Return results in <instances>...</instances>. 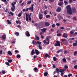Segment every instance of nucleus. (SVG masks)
<instances>
[{"mask_svg":"<svg viewBox=\"0 0 77 77\" xmlns=\"http://www.w3.org/2000/svg\"><path fill=\"white\" fill-rule=\"evenodd\" d=\"M51 37H50V36H47L46 37L45 39L48 42H47L46 41V40H45L43 42V43H44L45 45H48V44H49L50 42V39H51Z\"/></svg>","mask_w":77,"mask_h":77,"instance_id":"obj_1","label":"nucleus"},{"mask_svg":"<svg viewBox=\"0 0 77 77\" xmlns=\"http://www.w3.org/2000/svg\"><path fill=\"white\" fill-rule=\"evenodd\" d=\"M66 8L67 9V13L69 15L72 14V11H71V6L70 5H69L66 7Z\"/></svg>","mask_w":77,"mask_h":77,"instance_id":"obj_2","label":"nucleus"},{"mask_svg":"<svg viewBox=\"0 0 77 77\" xmlns=\"http://www.w3.org/2000/svg\"><path fill=\"white\" fill-rule=\"evenodd\" d=\"M26 20L27 22H28L29 20L30 21H32V20L31 19V17H30V16L29 14L28 15L27 14H26Z\"/></svg>","mask_w":77,"mask_h":77,"instance_id":"obj_3","label":"nucleus"},{"mask_svg":"<svg viewBox=\"0 0 77 77\" xmlns=\"http://www.w3.org/2000/svg\"><path fill=\"white\" fill-rule=\"evenodd\" d=\"M11 5L13 7H11V9L12 12H14L15 11V5L13 3H11Z\"/></svg>","mask_w":77,"mask_h":77,"instance_id":"obj_4","label":"nucleus"},{"mask_svg":"<svg viewBox=\"0 0 77 77\" xmlns=\"http://www.w3.org/2000/svg\"><path fill=\"white\" fill-rule=\"evenodd\" d=\"M56 43H55L54 44V46L55 47H60V43L59 41H56Z\"/></svg>","mask_w":77,"mask_h":77,"instance_id":"obj_5","label":"nucleus"},{"mask_svg":"<svg viewBox=\"0 0 77 77\" xmlns=\"http://www.w3.org/2000/svg\"><path fill=\"white\" fill-rule=\"evenodd\" d=\"M62 42L64 45H66V44H68V41H66V39H63Z\"/></svg>","mask_w":77,"mask_h":77,"instance_id":"obj_6","label":"nucleus"},{"mask_svg":"<svg viewBox=\"0 0 77 77\" xmlns=\"http://www.w3.org/2000/svg\"><path fill=\"white\" fill-rule=\"evenodd\" d=\"M74 31L72 30L70 32H69V35L70 37H72V36H73V37H74Z\"/></svg>","mask_w":77,"mask_h":77,"instance_id":"obj_7","label":"nucleus"},{"mask_svg":"<svg viewBox=\"0 0 77 77\" xmlns=\"http://www.w3.org/2000/svg\"><path fill=\"white\" fill-rule=\"evenodd\" d=\"M34 6V4H32L31 5V7H30L29 8V11H30V10H31L32 12H33V6Z\"/></svg>","mask_w":77,"mask_h":77,"instance_id":"obj_8","label":"nucleus"},{"mask_svg":"<svg viewBox=\"0 0 77 77\" xmlns=\"http://www.w3.org/2000/svg\"><path fill=\"white\" fill-rule=\"evenodd\" d=\"M25 34L26 36H27L28 37H29V36H30V34H29V32L28 31H26L25 32Z\"/></svg>","mask_w":77,"mask_h":77,"instance_id":"obj_9","label":"nucleus"},{"mask_svg":"<svg viewBox=\"0 0 77 77\" xmlns=\"http://www.w3.org/2000/svg\"><path fill=\"white\" fill-rule=\"evenodd\" d=\"M39 18L40 20H41L43 17L44 16L42 14L38 15Z\"/></svg>","mask_w":77,"mask_h":77,"instance_id":"obj_10","label":"nucleus"},{"mask_svg":"<svg viewBox=\"0 0 77 77\" xmlns=\"http://www.w3.org/2000/svg\"><path fill=\"white\" fill-rule=\"evenodd\" d=\"M35 53L36 55H38V54H39V53H40L38 50L37 49H35Z\"/></svg>","mask_w":77,"mask_h":77,"instance_id":"obj_11","label":"nucleus"},{"mask_svg":"<svg viewBox=\"0 0 77 77\" xmlns=\"http://www.w3.org/2000/svg\"><path fill=\"white\" fill-rule=\"evenodd\" d=\"M71 11L72 13L73 14H74V13H75V8H72V10H71Z\"/></svg>","mask_w":77,"mask_h":77,"instance_id":"obj_12","label":"nucleus"},{"mask_svg":"<svg viewBox=\"0 0 77 77\" xmlns=\"http://www.w3.org/2000/svg\"><path fill=\"white\" fill-rule=\"evenodd\" d=\"M47 28H45L41 29V30L42 33H45L46 32Z\"/></svg>","mask_w":77,"mask_h":77,"instance_id":"obj_13","label":"nucleus"},{"mask_svg":"<svg viewBox=\"0 0 77 77\" xmlns=\"http://www.w3.org/2000/svg\"><path fill=\"white\" fill-rule=\"evenodd\" d=\"M61 11V8L60 7H58L56 11L58 12H59Z\"/></svg>","mask_w":77,"mask_h":77,"instance_id":"obj_14","label":"nucleus"},{"mask_svg":"<svg viewBox=\"0 0 77 77\" xmlns=\"http://www.w3.org/2000/svg\"><path fill=\"white\" fill-rule=\"evenodd\" d=\"M34 71L35 72H38V69L36 67H35L34 69Z\"/></svg>","mask_w":77,"mask_h":77,"instance_id":"obj_15","label":"nucleus"},{"mask_svg":"<svg viewBox=\"0 0 77 77\" xmlns=\"http://www.w3.org/2000/svg\"><path fill=\"white\" fill-rule=\"evenodd\" d=\"M63 37H64V38H67V36H68V34L64 33L63 35Z\"/></svg>","mask_w":77,"mask_h":77,"instance_id":"obj_16","label":"nucleus"},{"mask_svg":"<svg viewBox=\"0 0 77 77\" xmlns=\"http://www.w3.org/2000/svg\"><path fill=\"white\" fill-rule=\"evenodd\" d=\"M73 45L74 47H76V46H77V40L75 41V43H74L73 44Z\"/></svg>","mask_w":77,"mask_h":77,"instance_id":"obj_17","label":"nucleus"},{"mask_svg":"<svg viewBox=\"0 0 77 77\" xmlns=\"http://www.w3.org/2000/svg\"><path fill=\"white\" fill-rule=\"evenodd\" d=\"M56 71L57 74H60L59 72L60 71V69L58 68H56Z\"/></svg>","mask_w":77,"mask_h":77,"instance_id":"obj_18","label":"nucleus"},{"mask_svg":"<svg viewBox=\"0 0 77 77\" xmlns=\"http://www.w3.org/2000/svg\"><path fill=\"white\" fill-rule=\"evenodd\" d=\"M35 54V50H34V49L32 50L31 51V55H33V54Z\"/></svg>","mask_w":77,"mask_h":77,"instance_id":"obj_19","label":"nucleus"},{"mask_svg":"<svg viewBox=\"0 0 77 77\" xmlns=\"http://www.w3.org/2000/svg\"><path fill=\"white\" fill-rule=\"evenodd\" d=\"M45 24L46 26H50V24L48 22H45Z\"/></svg>","mask_w":77,"mask_h":77,"instance_id":"obj_20","label":"nucleus"},{"mask_svg":"<svg viewBox=\"0 0 77 77\" xmlns=\"http://www.w3.org/2000/svg\"><path fill=\"white\" fill-rule=\"evenodd\" d=\"M2 38L3 39H6V35H3L2 36Z\"/></svg>","mask_w":77,"mask_h":77,"instance_id":"obj_21","label":"nucleus"},{"mask_svg":"<svg viewBox=\"0 0 77 77\" xmlns=\"http://www.w3.org/2000/svg\"><path fill=\"white\" fill-rule=\"evenodd\" d=\"M44 75L45 77H46L47 76V75H48V72H45L44 74Z\"/></svg>","mask_w":77,"mask_h":77,"instance_id":"obj_22","label":"nucleus"},{"mask_svg":"<svg viewBox=\"0 0 77 77\" xmlns=\"http://www.w3.org/2000/svg\"><path fill=\"white\" fill-rule=\"evenodd\" d=\"M63 4V2H60L58 3L59 6H62V5Z\"/></svg>","mask_w":77,"mask_h":77,"instance_id":"obj_23","label":"nucleus"},{"mask_svg":"<svg viewBox=\"0 0 77 77\" xmlns=\"http://www.w3.org/2000/svg\"><path fill=\"white\" fill-rule=\"evenodd\" d=\"M14 35H16L17 36H19V33L18 32H16L14 33Z\"/></svg>","mask_w":77,"mask_h":77,"instance_id":"obj_24","label":"nucleus"},{"mask_svg":"<svg viewBox=\"0 0 77 77\" xmlns=\"http://www.w3.org/2000/svg\"><path fill=\"white\" fill-rule=\"evenodd\" d=\"M45 57H48L49 58L50 57V55L48 54H46Z\"/></svg>","mask_w":77,"mask_h":77,"instance_id":"obj_25","label":"nucleus"},{"mask_svg":"<svg viewBox=\"0 0 77 77\" xmlns=\"http://www.w3.org/2000/svg\"><path fill=\"white\" fill-rule=\"evenodd\" d=\"M8 54L9 55H12V52L10 51H8Z\"/></svg>","mask_w":77,"mask_h":77,"instance_id":"obj_26","label":"nucleus"},{"mask_svg":"<svg viewBox=\"0 0 77 77\" xmlns=\"http://www.w3.org/2000/svg\"><path fill=\"white\" fill-rule=\"evenodd\" d=\"M64 3L65 4V6H66V5H68V2H66V1H64Z\"/></svg>","mask_w":77,"mask_h":77,"instance_id":"obj_27","label":"nucleus"},{"mask_svg":"<svg viewBox=\"0 0 77 77\" xmlns=\"http://www.w3.org/2000/svg\"><path fill=\"white\" fill-rule=\"evenodd\" d=\"M7 21L9 24H11V22L9 21V20H7Z\"/></svg>","mask_w":77,"mask_h":77,"instance_id":"obj_28","label":"nucleus"},{"mask_svg":"<svg viewBox=\"0 0 77 77\" xmlns=\"http://www.w3.org/2000/svg\"><path fill=\"white\" fill-rule=\"evenodd\" d=\"M62 60L63 62H66V60L65 58L63 59Z\"/></svg>","mask_w":77,"mask_h":77,"instance_id":"obj_29","label":"nucleus"},{"mask_svg":"<svg viewBox=\"0 0 77 77\" xmlns=\"http://www.w3.org/2000/svg\"><path fill=\"white\" fill-rule=\"evenodd\" d=\"M8 63H11L12 62V60H8Z\"/></svg>","mask_w":77,"mask_h":77,"instance_id":"obj_30","label":"nucleus"},{"mask_svg":"<svg viewBox=\"0 0 77 77\" xmlns=\"http://www.w3.org/2000/svg\"><path fill=\"white\" fill-rule=\"evenodd\" d=\"M5 63L6 64V65H7V66H10V64H9V63L8 62H5Z\"/></svg>","mask_w":77,"mask_h":77,"instance_id":"obj_31","label":"nucleus"},{"mask_svg":"<svg viewBox=\"0 0 77 77\" xmlns=\"http://www.w3.org/2000/svg\"><path fill=\"white\" fill-rule=\"evenodd\" d=\"M20 57H21V56H20V55L19 54H17V59H19L20 58Z\"/></svg>","mask_w":77,"mask_h":77,"instance_id":"obj_32","label":"nucleus"},{"mask_svg":"<svg viewBox=\"0 0 77 77\" xmlns=\"http://www.w3.org/2000/svg\"><path fill=\"white\" fill-rule=\"evenodd\" d=\"M31 3H32V1L30 0L28 2L27 5H29V4H31Z\"/></svg>","mask_w":77,"mask_h":77,"instance_id":"obj_33","label":"nucleus"},{"mask_svg":"<svg viewBox=\"0 0 77 77\" xmlns=\"http://www.w3.org/2000/svg\"><path fill=\"white\" fill-rule=\"evenodd\" d=\"M77 52L76 51H75L74 52V56H77Z\"/></svg>","mask_w":77,"mask_h":77,"instance_id":"obj_34","label":"nucleus"},{"mask_svg":"<svg viewBox=\"0 0 77 77\" xmlns=\"http://www.w3.org/2000/svg\"><path fill=\"white\" fill-rule=\"evenodd\" d=\"M2 74H5V73H6L5 70H2Z\"/></svg>","mask_w":77,"mask_h":77,"instance_id":"obj_35","label":"nucleus"},{"mask_svg":"<svg viewBox=\"0 0 77 77\" xmlns=\"http://www.w3.org/2000/svg\"><path fill=\"white\" fill-rule=\"evenodd\" d=\"M9 14H11V15L12 16H13L14 15V13L12 12H10V13H9Z\"/></svg>","mask_w":77,"mask_h":77,"instance_id":"obj_36","label":"nucleus"},{"mask_svg":"<svg viewBox=\"0 0 77 77\" xmlns=\"http://www.w3.org/2000/svg\"><path fill=\"white\" fill-rule=\"evenodd\" d=\"M37 44H38V45H41V42L38 41L37 42Z\"/></svg>","mask_w":77,"mask_h":77,"instance_id":"obj_37","label":"nucleus"},{"mask_svg":"<svg viewBox=\"0 0 77 77\" xmlns=\"http://www.w3.org/2000/svg\"><path fill=\"white\" fill-rule=\"evenodd\" d=\"M62 35V34L60 33H58L57 34V36H60Z\"/></svg>","mask_w":77,"mask_h":77,"instance_id":"obj_38","label":"nucleus"},{"mask_svg":"<svg viewBox=\"0 0 77 77\" xmlns=\"http://www.w3.org/2000/svg\"><path fill=\"white\" fill-rule=\"evenodd\" d=\"M46 17L47 18H48L49 17H50V15H47L46 16Z\"/></svg>","mask_w":77,"mask_h":77,"instance_id":"obj_39","label":"nucleus"},{"mask_svg":"<svg viewBox=\"0 0 77 77\" xmlns=\"http://www.w3.org/2000/svg\"><path fill=\"white\" fill-rule=\"evenodd\" d=\"M74 69H77V65L75 66L74 67Z\"/></svg>","mask_w":77,"mask_h":77,"instance_id":"obj_40","label":"nucleus"},{"mask_svg":"<svg viewBox=\"0 0 77 77\" xmlns=\"http://www.w3.org/2000/svg\"><path fill=\"white\" fill-rule=\"evenodd\" d=\"M60 72H61V73L64 72L63 70V69L60 70Z\"/></svg>","mask_w":77,"mask_h":77,"instance_id":"obj_41","label":"nucleus"},{"mask_svg":"<svg viewBox=\"0 0 77 77\" xmlns=\"http://www.w3.org/2000/svg\"><path fill=\"white\" fill-rule=\"evenodd\" d=\"M53 59L54 61H56V58L55 57H53Z\"/></svg>","mask_w":77,"mask_h":77,"instance_id":"obj_42","label":"nucleus"},{"mask_svg":"<svg viewBox=\"0 0 77 77\" xmlns=\"http://www.w3.org/2000/svg\"><path fill=\"white\" fill-rule=\"evenodd\" d=\"M72 75L71 73L69 74L68 75V77H70V76H72Z\"/></svg>","mask_w":77,"mask_h":77,"instance_id":"obj_43","label":"nucleus"},{"mask_svg":"<svg viewBox=\"0 0 77 77\" xmlns=\"http://www.w3.org/2000/svg\"><path fill=\"white\" fill-rule=\"evenodd\" d=\"M35 38H36V39H37V40H39V38L38 37V36H36Z\"/></svg>","mask_w":77,"mask_h":77,"instance_id":"obj_44","label":"nucleus"},{"mask_svg":"<svg viewBox=\"0 0 77 77\" xmlns=\"http://www.w3.org/2000/svg\"><path fill=\"white\" fill-rule=\"evenodd\" d=\"M69 3H72V0H69Z\"/></svg>","mask_w":77,"mask_h":77,"instance_id":"obj_45","label":"nucleus"},{"mask_svg":"<svg viewBox=\"0 0 77 77\" xmlns=\"http://www.w3.org/2000/svg\"><path fill=\"white\" fill-rule=\"evenodd\" d=\"M38 48H39V49H40V50L42 49V47H41V46L40 45H39L38 46Z\"/></svg>","mask_w":77,"mask_h":77,"instance_id":"obj_46","label":"nucleus"},{"mask_svg":"<svg viewBox=\"0 0 77 77\" xmlns=\"http://www.w3.org/2000/svg\"><path fill=\"white\" fill-rule=\"evenodd\" d=\"M47 10H46L44 12V14H45V15H46V14H47Z\"/></svg>","mask_w":77,"mask_h":77,"instance_id":"obj_47","label":"nucleus"},{"mask_svg":"<svg viewBox=\"0 0 77 77\" xmlns=\"http://www.w3.org/2000/svg\"><path fill=\"white\" fill-rule=\"evenodd\" d=\"M22 14L21 13H20L18 15V17H20L21 16Z\"/></svg>","mask_w":77,"mask_h":77,"instance_id":"obj_48","label":"nucleus"},{"mask_svg":"<svg viewBox=\"0 0 77 77\" xmlns=\"http://www.w3.org/2000/svg\"><path fill=\"white\" fill-rule=\"evenodd\" d=\"M44 7L46 9H47V6H46V5H44Z\"/></svg>","mask_w":77,"mask_h":77,"instance_id":"obj_49","label":"nucleus"},{"mask_svg":"<svg viewBox=\"0 0 77 77\" xmlns=\"http://www.w3.org/2000/svg\"><path fill=\"white\" fill-rule=\"evenodd\" d=\"M49 1L50 2L53 3L54 1V0H49Z\"/></svg>","mask_w":77,"mask_h":77,"instance_id":"obj_50","label":"nucleus"},{"mask_svg":"<svg viewBox=\"0 0 77 77\" xmlns=\"http://www.w3.org/2000/svg\"><path fill=\"white\" fill-rule=\"evenodd\" d=\"M64 68H65V69H68V66H66V65H65L64 66Z\"/></svg>","mask_w":77,"mask_h":77,"instance_id":"obj_51","label":"nucleus"},{"mask_svg":"<svg viewBox=\"0 0 77 77\" xmlns=\"http://www.w3.org/2000/svg\"><path fill=\"white\" fill-rule=\"evenodd\" d=\"M24 2H23V3H21L20 4V6L21 7V6H23V5H24Z\"/></svg>","mask_w":77,"mask_h":77,"instance_id":"obj_52","label":"nucleus"},{"mask_svg":"<svg viewBox=\"0 0 77 77\" xmlns=\"http://www.w3.org/2000/svg\"><path fill=\"white\" fill-rule=\"evenodd\" d=\"M52 26L53 28H54V27H55V25L54 24H53L52 25Z\"/></svg>","mask_w":77,"mask_h":77,"instance_id":"obj_53","label":"nucleus"},{"mask_svg":"<svg viewBox=\"0 0 77 77\" xmlns=\"http://www.w3.org/2000/svg\"><path fill=\"white\" fill-rule=\"evenodd\" d=\"M60 29H62V30H63V29H64L65 28H64V27H60Z\"/></svg>","mask_w":77,"mask_h":77,"instance_id":"obj_54","label":"nucleus"},{"mask_svg":"<svg viewBox=\"0 0 77 77\" xmlns=\"http://www.w3.org/2000/svg\"><path fill=\"white\" fill-rule=\"evenodd\" d=\"M42 66V64H40L38 65V66L39 67H40V68H41V66Z\"/></svg>","mask_w":77,"mask_h":77,"instance_id":"obj_55","label":"nucleus"},{"mask_svg":"<svg viewBox=\"0 0 77 77\" xmlns=\"http://www.w3.org/2000/svg\"><path fill=\"white\" fill-rule=\"evenodd\" d=\"M37 57V56L36 55H34V59H36Z\"/></svg>","mask_w":77,"mask_h":77,"instance_id":"obj_56","label":"nucleus"},{"mask_svg":"<svg viewBox=\"0 0 77 77\" xmlns=\"http://www.w3.org/2000/svg\"><path fill=\"white\" fill-rule=\"evenodd\" d=\"M2 53H3V51L1 50L0 51V54H2Z\"/></svg>","mask_w":77,"mask_h":77,"instance_id":"obj_57","label":"nucleus"},{"mask_svg":"<svg viewBox=\"0 0 77 77\" xmlns=\"http://www.w3.org/2000/svg\"><path fill=\"white\" fill-rule=\"evenodd\" d=\"M51 31L52 32H54V29H51Z\"/></svg>","mask_w":77,"mask_h":77,"instance_id":"obj_58","label":"nucleus"},{"mask_svg":"<svg viewBox=\"0 0 77 77\" xmlns=\"http://www.w3.org/2000/svg\"><path fill=\"white\" fill-rule=\"evenodd\" d=\"M73 20H76V18L75 17H73Z\"/></svg>","mask_w":77,"mask_h":77,"instance_id":"obj_59","label":"nucleus"},{"mask_svg":"<svg viewBox=\"0 0 77 77\" xmlns=\"http://www.w3.org/2000/svg\"><path fill=\"white\" fill-rule=\"evenodd\" d=\"M2 2H6V0H1Z\"/></svg>","mask_w":77,"mask_h":77,"instance_id":"obj_60","label":"nucleus"},{"mask_svg":"<svg viewBox=\"0 0 77 77\" xmlns=\"http://www.w3.org/2000/svg\"><path fill=\"white\" fill-rule=\"evenodd\" d=\"M56 25H57V26H59L60 25V24L59 23H57L56 24Z\"/></svg>","mask_w":77,"mask_h":77,"instance_id":"obj_61","label":"nucleus"},{"mask_svg":"<svg viewBox=\"0 0 77 77\" xmlns=\"http://www.w3.org/2000/svg\"><path fill=\"white\" fill-rule=\"evenodd\" d=\"M67 53V51H64V53H65V54H66V53Z\"/></svg>","mask_w":77,"mask_h":77,"instance_id":"obj_62","label":"nucleus"},{"mask_svg":"<svg viewBox=\"0 0 77 77\" xmlns=\"http://www.w3.org/2000/svg\"><path fill=\"white\" fill-rule=\"evenodd\" d=\"M18 22L19 23V24H21V22L20 20H18Z\"/></svg>","mask_w":77,"mask_h":77,"instance_id":"obj_63","label":"nucleus"},{"mask_svg":"<svg viewBox=\"0 0 77 77\" xmlns=\"http://www.w3.org/2000/svg\"><path fill=\"white\" fill-rule=\"evenodd\" d=\"M52 67L53 68H55V65H54V64L53 65Z\"/></svg>","mask_w":77,"mask_h":77,"instance_id":"obj_64","label":"nucleus"}]
</instances>
